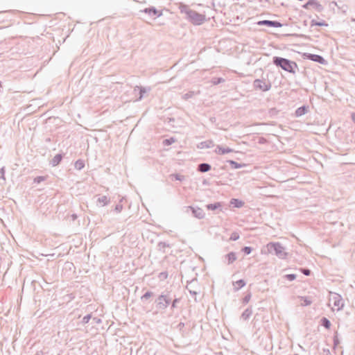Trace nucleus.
Here are the masks:
<instances>
[{
  "label": "nucleus",
  "mask_w": 355,
  "mask_h": 355,
  "mask_svg": "<svg viewBox=\"0 0 355 355\" xmlns=\"http://www.w3.org/2000/svg\"><path fill=\"white\" fill-rule=\"evenodd\" d=\"M179 9L181 13H184L189 21L196 26L201 25L206 19L205 15L191 10L188 6L180 3Z\"/></svg>",
  "instance_id": "f257e3e1"
},
{
  "label": "nucleus",
  "mask_w": 355,
  "mask_h": 355,
  "mask_svg": "<svg viewBox=\"0 0 355 355\" xmlns=\"http://www.w3.org/2000/svg\"><path fill=\"white\" fill-rule=\"evenodd\" d=\"M272 64L282 70L293 74L296 73V69H298L297 64L295 62L279 56H274L272 58Z\"/></svg>",
  "instance_id": "f03ea898"
},
{
  "label": "nucleus",
  "mask_w": 355,
  "mask_h": 355,
  "mask_svg": "<svg viewBox=\"0 0 355 355\" xmlns=\"http://www.w3.org/2000/svg\"><path fill=\"white\" fill-rule=\"evenodd\" d=\"M172 291L166 289L155 300L156 308L159 311H165L171 304Z\"/></svg>",
  "instance_id": "7ed1b4c3"
},
{
  "label": "nucleus",
  "mask_w": 355,
  "mask_h": 355,
  "mask_svg": "<svg viewBox=\"0 0 355 355\" xmlns=\"http://www.w3.org/2000/svg\"><path fill=\"white\" fill-rule=\"evenodd\" d=\"M268 253L276 255L279 259H286L288 253L279 242H270L266 245Z\"/></svg>",
  "instance_id": "20e7f679"
},
{
  "label": "nucleus",
  "mask_w": 355,
  "mask_h": 355,
  "mask_svg": "<svg viewBox=\"0 0 355 355\" xmlns=\"http://www.w3.org/2000/svg\"><path fill=\"white\" fill-rule=\"evenodd\" d=\"M253 86L256 89H259L262 92H267L270 89L272 85L269 80L257 78L254 80Z\"/></svg>",
  "instance_id": "39448f33"
},
{
  "label": "nucleus",
  "mask_w": 355,
  "mask_h": 355,
  "mask_svg": "<svg viewBox=\"0 0 355 355\" xmlns=\"http://www.w3.org/2000/svg\"><path fill=\"white\" fill-rule=\"evenodd\" d=\"M304 58L321 64H326L327 63V61L322 55L318 54L304 53Z\"/></svg>",
  "instance_id": "423d86ee"
},
{
  "label": "nucleus",
  "mask_w": 355,
  "mask_h": 355,
  "mask_svg": "<svg viewBox=\"0 0 355 355\" xmlns=\"http://www.w3.org/2000/svg\"><path fill=\"white\" fill-rule=\"evenodd\" d=\"M184 209H186L185 210L186 212H188L189 210H191L193 216L198 219H202V218H204V217L205 216V214L203 209L200 207L187 206V207H184Z\"/></svg>",
  "instance_id": "0eeeda50"
},
{
  "label": "nucleus",
  "mask_w": 355,
  "mask_h": 355,
  "mask_svg": "<svg viewBox=\"0 0 355 355\" xmlns=\"http://www.w3.org/2000/svg\"><path fill=\"white\" fill-rule=\"evenodd\" d=\"M141 12L148 14L150 17H159L162 15V10H158L155 7L150 6L141 10Z\"/></svg>",
  "instance_id": "6e6552de"
},
{
  "label": "nucleus",
  "mask_w": 355,
  "mask_h": 355,
  "mask_svg": "<svg viewBox=\"0 0 355 355\" xmlns=\"http://www.w3.org/2000/svg\"><path fill=\"white\" fill-rule=\"evenodd\" d=\"M330 301L333 302V304L337 311H340L343 308L344 304L341 295L334 293L332 297L330 298Z\"/></svg>",
  "instance_id": "1a4fd4ad"
},
{
  "label": "nucleus",
  "mask_w": 355,
  "mask_h": 355,
  "mask_svg": "<svg viewBox=\"0 0 355 355\" xmlns=\"http://www.w3.org/2000/svg\"><path fill=\"white\" fill-rule=\"evenodd\" d=\"M259 26H266L268 27H274V28H279L283 26V24L278 21H272L264 19L259 21L257 23Z\"/></svg>",
  "instance_id": "9d476101"
},
{
  "label": "nucleus",
  "mask_w": 355,
  "mask_h": 355,
  "mask_svg": "<svg viewBox=\"0 0 355 355\" xmlns=\"http://www.w3.org/2000/svg\"><path fill=\"white\" fill-rule=\"evenodd\" d=\"M310 6H314L315 9L318 12L322 10V5L317 0H309L302 7L305 9H309Z\"/></svg>",
  "instance_id": "9b49d317"
},
{
  "label": "nucleus",
  "mask_w": 355,
  "mask_h": 355,
  "mask_svg": "<svg viewBox=\"0 0 355 355\" xmlns=\"http://www.w3.org/2000/svg\"><path fill=\"white\" fill-rule=\"evenodd\" d=\"M309 107L308 105H302L301 107H299L297 108V110L295 112V117H300L305 114H306L309 111Z\"/></svg>",
  "instance_id": "f8f14e48"
},
{
  "label": "nucleus",
  "mask_w": 355,
  "mask_h": 355,
  "mask_svg": "<svg viewBox=\"0 0 355 355\" xmlns=\"http://www.w3.org/2000/svg\"><path fill=\"white\" fill-rule=\"evenodd\" d=\"M234 150L229 148V147H223L221 146H217L216 149H215V153L218 154V155H225L226 153H231V152H233Z\"/></svg>",
  "instance_id": "ddd939ff"
},
{
  "label": "nucleus",
  "mask_w": 355,
  "mask_h": 355,
  "mask_svg": "<svg viewBox=\"0 0 355 355\" xmlns=\"http://www.w3.org/2000/svg\"><path fill=\"white\" fill-rule=\"evenodd\" d=\"M211 169V164L208 163H201L198 165L197 171L200 173H206Z\"/></svg>",
  "instance_id": "4468645a"
},
{
  "label": "nucleus",
  "mask_w": 355,
  "mask_h": 355,
  "mask_svg": "<svg viewBox=\"0 0 355 355\" xmlns=\"http://www.w3.org/2000/svg\"><path fill=\"white\" fill-rule=\"evenodd\" d=\"M170 308L171 311H173L177 308L178 304L180 302V298L178 297L175 294L172 292V297L171 300Z\"/></svg>",
  "instance_id": "2eb2a0df"
},
{
  "label": "nucleus",
  "mask_w": 355,
  "mask_h": 355,
  "mask_svg": "<svg viewBox=\"0 0 355 355\" xmlns=\"http://www.w3.org/2000/svg\"><path fill=\"white\" fill-rule=\"evenodd\" d=\"M62 158L63 154L58 153L53 157V158L51 160L50 164L52 166H56L60 164Z\"/></svg>",
  "instance_id": "dca6fc26"
},
{
  "label": "nucleus",
  "mask_w": 355,
  "mask_h": 355,
  "mask_svg": "<svg viewBox=\"0 0 355 355\" xmlns=\"http://www.w3.org/2000/svg\"><path fill=\"white\" fill-rule=\"evenodd\" d=\"M225 259L227 260V264L230 265L236 260L237 257L234 252H230L225 256Z\"/></svg>",
  "instance_id": "f3484780"
},
{
  "label": "nucleus",
  "mask_w": 355,
  "mask_h": 355,
  "mask_svg": "<svg viewBox=\"0 0 355 355\" xmlns=\"http://www.w3.org/2000/svg\"><path fill=\"white\" fill-rule=\"evenodd\" d=\"M252 314V309L251 306L247 308L241 314V319L248 320Z\"/></svg>",
  "instance_id": "a211bd4d"
},
{
  "label": "nucleus",
  "mask_w": 355,
  "mask_h": 355,
  "mask_svg": "<svg viewBox=\"0 0 355 355\" xmlns=\"http://www.w3.org/2000/svg\"><path fill=\"white\" fill-rule=\"evenodd\" d=\"M230 205L235 208H241L244 205V202L238 198H232L230 200Z\"/></svg>",
  "instance_id": "6ab92c4d"
},
{
  "label": "nucleus",
  "mask_w": 355,
  "mask_h": 355,
  "mask_svg": "<svg viewBox=\"0 0 355 355\" xmlns=\"http://www.w3.org/2000/svg\"><path fill=\"white\" fill-rule=\"evenodd\" d=\"M227 162L230 165L231 168H234V169H238V168H242L243 166H245V164H240V163L236 162V161L231 160V159L227 160Z\"/></svg>",
  "instance_id": "aec40b11"
},
{
  "label": "nucleus",
  "mask_w": 355,
  "mask_h": 355,
  "mask_svg": "<svg viewBox=\"0 0 355 355\" xmlns=\"http://www.w3.org/2000/svg\"><path fill=\"white\" fill-rule=\"evenodd\" d=\"M221 207H222V203L220 202H216L214 203L207 204L206 205V208L208 210H212V211L216 210Z\"/></svg>",
  "instance_id": "412c9836"
},
{
  "label": "nucleus",
  "mask_w": 355,
  "mask_h": 355,
  "mask_svg": "<svg viewBox=\"0 0 355 355\" xmlns=\"http://www.w3.org/2000/svg\"><path fill=\"white\" fill-rule=\"evenodd\" d=\"M137 89H139V96L138 97L137 101H141L143 98L144 95L147 92V89L141 86H136V87L135 88V91H136Z\"/></svg>",
  "instance_id": "4be33fe9"
},
{
  "label": "nucleus",
  "mask_w": 355,
  "mask_h": 355,
  "mask_svg": "<svg viewBox=\"0 0 355 355\" xmlns=\"http://www.w3.org/2000/svg\"><path fill=\"white\" fill-rule=\"evenodd\" d=\"M246 283L243 279H239L234 283V290L238 291L245 286Z\"/></svg>",
  "instance_id": "5701e85b"
},
{
  "label": "nucleus",
  "mask_w": 355,
  "mask_h": 355,
  "mask_svg": "<svg viewBox=\"0 0 355 355\" xmlns=\"http://www.w3.org/2000/svg\"><path fill=\"white\" fill-rule=\"evenodd\" d=\"M320 324L327 329H329L331 327L330 320L325 317L321 318Z\"/></svg>",
  "instance_id": "b1692460"
},
{
  "label": "nucleus",
  "mask_w": 355,
  "mask_h": 355,
  "mask_svg": "<svg viewBox=\"0 0 355 355\" xmlns=\"http://www.w3.org/2000/svg\"><path fill=\"white\" fill-rule=\"evenodd\" d=\"M97 202L105 206L110 203V199L106 196H102L98 198Z\"/></svg>",
  "instance_id": "393cba45"
},
{
  "label": "nucleus",
  "mask_w": 355,
  "mask_h": 355,
  "mask_svg": "<svg viewBox=\"0 0 355 355\" xmlns=\"http://www.w3.org/2000/svg\"><path fill=\"white\" fill-rule=\"evenodd\" d=\"M74 167L78 171L82 170L85 167V161L81 159H78L74 164Z\"/></svg>",
  "instance_id": "a878e982"
},
{
  "label": "nucleus",
  "mask_w": 355,
  "mask_h": 355,
  "mask_svg": "<svg viewBox=\"0 0 355 355\" xmlns=\"http://www.w3.org/2000/svg\"><path fill=\"white\" fill-rule=\"evenodd\" d=\"M311 26H327L328 24L326 23L325 21L324 20H322L320 21H316L315 19H312L311 21Z\"/></svg>",
  "instance_id": "bb28decb"
},
{
  "label": "nucleus",
  "mask_w": 355,
  "mask_h": 355,
  "mask_svg": "<svg viewBox=\"0 0 355 355\" xmlns=\"http://www.w3.org/2000/svg\"><path fill=\"white\" fill-rule=\"evenodd\" d=\"M214 144H213V141H211V140H207V141H202L200 144V148H211V146H213Z\"/></svg>",
  "instance_id": "cd10ccee"
},
{
  "label": "nucleus",
  "mask_w": 355,
  "mask_h": 355,
  "mask_svg": "<svg viewBox=\"0 0 355 355\" xmlns=\"http://www.w3.org/2000/svg\"><path fill=\"white\" fill-rule=\"evenodd\" d=\"M153 293L150 291H146L141 297V301L142 302H144L147 300H148L150 297L153 296Z\"/></svg>",
  "instance_id": "c85d7f7f"
},
{
  "label": "nucleus",
  "mask_w": 355,
  "mask_h": 355,
  "mask_svg": "<svg viewBox=\"0 0 355 355\" xmlns=\"http://www.w3.org/2000/svg\"><path fill=\"white\" fill-rule=\"evenodd\" d=\"M279 110H278L276 107H272L268 110V114L271 117H275L279 114Z\"/></svg>",
  "instance_id": "c756f323"
},
{
  "label": "nucleus",
  "mask_w": 355,
  "mask_h": 355,
  "mask_svg": "<svg viewBox=\"0 0 355 355\" xmlns=\"http://www.w3.org/2000/svg\"><path fill=\"white\" fill-rule=\"evenodd\" d=\"M224 82H225V79L221 78V77L213 78L212 80H211V83L214 85H219V84H220L222 83H224Z\"/></svg>",
  "instance_id": "7c9ffc66"
},
{
  "label": "nucleus",
  "mask_w": 355,
  "mask_h": 355,
  "mask_svg": "<svg viewBox=\"0 0 355 355\" xmlns=\"http://www.w3.org/2000/svg\"><path fill=\"white\" fill-rule=\"evenodd\" d=\"M198 93H199V92H197V94H198ZM196 94V93L195 92L190 91V92L184 94V96H182V98L184 100H188V99L192 98Z\"/></svg>",
  "instance_id": "2f4dec72"
},
{
  "label": "nucleus",
  "mask_w": 355,
  "mask_h": 355,
  "mask_svg": "<svg viewBox=\"0 0 355 355\" xmlns=\"http://www.w3.org/2000/svg\"><path fill=\"white\" fill-rule=\"evenodd\" d=\"M253 250V248L250 246H245L241 249V252H243L245 254H250Z\"/></svg>",
  "instance_id": "473e14b6"
},
{
  "label": "nucleus",
  "mask_w": 355,
  "mask_h": 355,
  "mask_svg": "<svg viewBox=\"0 0 355 355\" xmlns=\"http://www.w3.org/2000/svg\"><path fill=\"white\" fill-rule=\"evenodd\" d=\"M46 176H37L33 180V183L35 184H40V182L46 180Z\"/></svg>",
  "instance_id": "72a5a7b5"
},
{
  "label": "nucleus",
  "mask_w": 355,
  "mask_h": 355,
  "mask_svg": "<svg viewBox=\"0 0 355 355\" xmlns=\"http://www.w3.org/2000/svg\"><path fill=\"white\" fill-rule=\"evenodd\" d=\"M284 279H286L290 282H292L296 279L297 275L295 274H287V275H285L284 276Z\"/></svg>",
  "instance_id": "f704fd0d"
},
{
  "label": "nucleus",
  "mask_w": 355,
  "mask_h": 355,
  "mask_svg": "<svg viewBox=\"0 0 355 355\" xmlns=\"http://www.w3.org/2000/svg\"><path fill=\"white\" fill-rule=\"evenodd\" d=\"M251 297H252V295H251L250 292H248V293H246L245 297L243 298V303L244 304H248L250 302Z\"/></svg>",
  "instance_id": "c9c22d12"
},
{
  "label": "nucleus",
  "mask_w": 355,
  "mask_h": 355,
  "mask_svg": "<svg viewBox=\"0 0 355 355\" xmlns=\"http://www.w3.org/2000/svg\"><path fill=\"white\" fill-rule=\"evenodd\" d=\"M175 142V139L173 137H170L168 139H166L164 140L163 144L166 146H170Z\"/></svg>",
  "instance_id": "e433bc0d"
},
{
  "label": "nucleus",
  "mask_w": 355,
  "mask_h": 355,
  "mask_svg": "<svg viewBox=\"0 0 355 355\" xmlns=\"http://www.w3.org/2000/svg\"><path fill=\"white\" fill-rule=\"evenodd\" d=\"M239 238H240L239 234L238 232H234L231 234L230 240L237 241Z\"/></svg>",
  "instance_id": "4c0bfd02"
},
{
  "label": "nucleus",
  "mask_w": 355,
  "mask_h": 355,
  "mask_svg": "<svg viewBox=\"0 0 355 355\" xmlns=\"http://www.w3.org/2000/svg\"><path fill=\"white\" fill-rule=\"evenodd\" d=\"M157 246L159 250L164 249L165 248H168L170 245L166 242L160 241L158 243Z\"/></svg>",
  "instance_id": "58836bf2"
},
{
  "label": "nucleus",
  "mask_w": 355,
  "mask_h": 355,
  "mask_svg": "<svg viewBox=\"0 0 355 355\" xmlns=\"http://www.w3.org/2000/svg\"><path fill=\"white\" fill-rule=\"evenodd\" d=\"M176 180L183 181L184 180V176L178 173H174L171 175Z\"/></svg>",
  "instance_id": "ea45409f"
},
{
  "label": "nucleus",
  "mask_w": 355,
  "mask_h": 355,
  "mask_svg": "<svg viewBox=\"0 0 355 355\" xmlns=\"http://www.w3.org/2000/svg\"><path fill=\"white\" fill-rule=\"evenodd\" d=\"M333 341H334V347H336L339 343H340V340L338 337V333H336L334 336V338H333Z\"/></svg>",
  "instance_id": "a19ab883"
},
{
  "label": "nucleus",
  "mask_w": 355,
  "mask_h": 355,
  "mask_svg": "<svg viewBox=\"0 0 355 355\" xmlns=\"http://www.w3.org/2000/svg\"><path fill=\"white\" fill-rule=\"evenodd\" d=\"M91 318H92L91 314H87V315H85L82 320V323L83 324L88 323L89 321L90 320Z\"/></svg>",
  "instance_id": "79ce46f5"
},
{
  "label": "nucleus",
  "mask_w": 355,
  "mask_h": 355,
  "mask_svg": "<svg viewBox=\"0 0 355 355\" xmlns=\"http://www.w3.org/2000/svg\"><path fill=\"white\" fill-rule=\"evenodd\" d=\"M300 271L306 276H309L311 275V270L307 268H300Z\"/></svg>",
  "instance_id": "37998d69"
},
{
  "label": "nucleus",
  "mask_w": 355,
  "mask_h": 355,
  "mask_svg": "<svg viewBox=\"0 0 355 355\" xmlns=\"http://www.w3.org/2000/svg\"><path fill=\"white\" fill-rule=\"evenodd\" d=\"M158 277L160 280H164L168 277L167 272H162L159 274Z\"/></svg>",
  "instance_id": "c03bdc74"
},
{
  "label": "nucleus",
  "mask_w": 355,
  "mask_h": 355,
  "mask_svg": "<svg viewBox=\"0 0 355 355\" xmlns=\"http://www.w3.org/2000/svg\"><path fill=\"white\" fill-rule=\"evenodd\" d=\"M14 12L13 10H4L0 12V19H1L3 15H11Z\"/></svg>",
  "instance_id": "a18cd8bd"
},
{
  "label": "nucleus",
  "mask_w": 355,
  "mask_h": 355,
  "mask_svg": "<svg viewBox=\"0 0 355 355\" xmlns=\"http://www.w3.org/2000/svg\"><path fill=\"white\" fill-rule=\"evenodd\" d=\"M5 173H6V169H5V167L3 166L0 168V178L1 179L6 180Z\"/></svg>",
  "instance_id": "49530a36"
},
{
  "label": "nucleus",
  "mask_w": 355,
  "mask_h": 355,
  "mask_svg": "<svg viewBox=\"0 0 355 355\" xmlns=\"http://www.w3.org/2000/svg\"><path fill=\"white\" fill-rule=\"evenodd\" d=\"M123 209V205L121 204H117L114 207V211L117 213H120Z\"/></svg>",
  "instance_id": "de8ad7c7"
},
{
  "label": "nucleus",
  "mask_w": 355,
  "mask_h": 355,
  "mask_svg": "<svg viewBox=\"0 0 355 355\" xmlns=\"http://www.w3.org/2000/svg\"><path fill=\"white\" fill-rule=\"evenodd\" d=\"M303 299H304V304H303L304 306H308V305L311 304V301L308 297H303Z\"/></svg>",
  "instance_id": "09e8293b"
},
{
  "label": "nucleus",
  "mask_w": 355,
  "mask_h": 355,
  "mask_svg": "<svg viewBox=\"0 0 355 355\" xmlns=\"http://www.w3.org/2000/svg\"><path fill=\"white\" fill-rule=\"evenodd\" d=\"M185 324L184 322H180L178 326H177V328L180 330V331H182L183 329V328L184 327Z\"/></svg>",
  "instance_id": "8fccbe9b"
},
{
  "label": "nucleus",
  "mask_w": 355,
  "mask_h": 355,
  "mask_svg": "<svg viewBox=\"0 0 355 355\" xmlns=\"http://www.w3.org/2000/svg\"><path fill=\"white\" fill-rule=\"evenodd\" d=\"M93 322L96 324H99L101 322V320L98 318H93Z\"/></svg>",
  "instance_id": "3c124183"
},
{
  "label": "nucleus",
  "mask_w": 355,
  "mask_h": 355,
  "mask_svg": "<svg viewBox=\"0 0 355 355\" xmlns=\"http://www.w3.org/2000/svg\"><path fill=\"white\" fill-rule=\"evenodd\" d=\"M71 218H72V220H76V219H77L78 216H77V214H71Z\"/></svg>",
  "instance_id": "603ef678"
},
{
  "label": "nucleus",
  "mask_w": 355,
  "mask_h": 355,
  "mask_svg": "<svg viewBox=\"0 0 355 355\" xmlns=\"http://www.w3.org/2000/svg\"><path fill=\"white\" fill-rule=\"evenodd\" d=\"M266 142V139L261 137L259 139V144H264Z\"/></svg>",
  "instance_id": "864d4df0"
},
{
  "label": "nucleus",
  "mask_w": 355,
  "mask_h": 355,
  "mask_svg": "<svg viewBox=\"0 0 355 355\" xmlns=\"http://www.w3.org/2000/svg\"><path fill=\"white\" fill-rule=\"evenodd\" d=\"M189 293H190L192 295H197V292H196V291H189Z\"/></svg>",
  "instance_id": "5fc2aeb1"
},
{
  "label": "nucleus",
  "mask_w": 355,
  "mask_h": 355,
  "mask_svg": "<svg viewBox=\"0 0 355 355\" xmlns=\"http://www.w3.org/2000/svg\"><path fill=\"white\" fill-rule=\"evenodd\" d=\"M352 119L355 121V113L352 114Z\"/></svg>",
  "instance_id": "6e6d98bb"
},
{
  "label": "nucleus",
  "mask_w": 355,
  "mask_h": 355,
  "mask_svg": "<svg viewBox=\"0 0 355 355\" xmlns=\"http://www.w3.org/2000/svg\"><path fill=\"white\" fill-rule=\"evenodd\" d=\"M202 184H203V185H207V184H208V182H207L206 180H204L202 181Z\"/></svg>",
  "instance_id": "4d7b16f0"
},
{
  "label": "nucleus",
  "mask_w": 355,
  "mask_h": 355,
  "mask_svg": "<svg viewBox=\"0 0 355 355\" xmlns=\"http://www.w3.org/2000/svg\"><path fill=\"white\" fill-rule=\"evenodd\" d=\"M324 352H327L326 354H330V352H329V350L328 349H324Z\"/></svg>",
  "instance_id": "13d9d810"
},
{
  "label": "nucleus",
  "mask_w": 355,
  "mask_h": 355,
  "mask_svg": "<svg viewBox=\"0 0 355 355\" xmlns=\"http://www.w3.org/2000/svg\"><path fill=\"white\" fill-rule=\"evenodd\" d=\"M324 352H327L326 354H330V352H329V350L328 349H324Z\"/></svg>",
  "instance_id": "bf43d9fd"
},
{
  "label": "nucleus",
  "mask_w": 355,
  "mask_h": 355,
  "mask_svg": "<svg viewBox=\"0 0 355 355\" xmlns=\"http://www.w3.org/2000/svg\"><path fill=\"white\" fill-rule=\"evenodd\" d=\"M46 142H50L51 141V138L48 137L46 139Z\"/></svg>",
  "instance_id": "052dcab7"
},
{
  "label": "nucleus",
  "mask_w": 355,
  "mask_h": 355,
  "mask_svg": "<svg viewBox=\"0 0 355 355\" xmlns=\"http://www.w3.org/2000/svg\"><path fill=\"white\" fill-rule=\"evenodd\" d=\"M35 355H42V352H37Z\"/></svg>",
  "instance_id": "680f3d73"
}]
</instances>
